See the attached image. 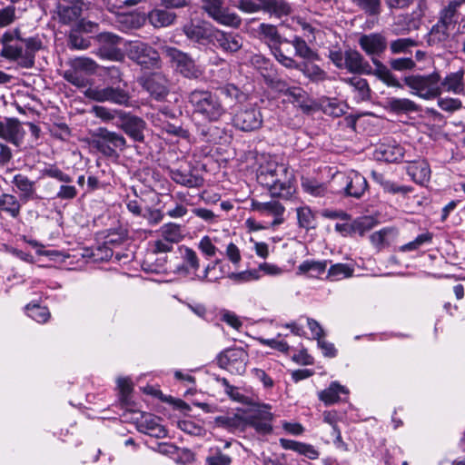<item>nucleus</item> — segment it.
Returning <instances> with one entry per match:
<instances>
[{
    "mask_svg": "<svg viewBox=\"0 0 465 465\" xmlns=\"http://www.w3.org/2000/svg\"><path fill=\"white\" fill-rule=\"evenodd\" d=\"M375 153L379 160L389 163L398 162L403 158V149L398 144H381Z\"/></svg>",
    "mask_w": 465,
    "mask_h": 465,
    "instance_id": "7c9ffc66",
    "label": "nucleus"
},
{
    "mask_svg": "<svg viewBox=\"0 0 465 465\" xmlns=\"http://www.w3.org/2000/svg\"><path fill=\"white\" fill-rule=\"evenodd\" d=\"M142 85L156 100L163 99L168 94L167 79L160 74L144 78Z\"/></svg>",
    "mask_w": 465,
    "mask_h": 465,
    "instance_id": "6ab92c4d",
    "label": "nucleus"
},
{
    "mask_svg": "<svg viewBox=\"0 0 465 465\" xmlns=\"http://www.w3.org/2000/svg\"><path fill=\"white\" fill-rule=\"evenodd\" d=\"M64 78L68 83L79 88L86 87L89 84L88 77L83 73L73 68L64 72Z\"/></svg>",
    "mask_w": 465,
    "mask_h": 465,
    "instance_id": "603ef678",
    "label": "nucleus"
},
{
    "mask_svg": "<svg viewBox=\"0 0 465 465\" xmlns=\"http://www.w3.org/2000/svg\"><path fill=\"white\" fill-rule=\"evenodd\" d=\"M353 267L345 263H336L330 267L327 278L331 281H341L352 276Z\"/></svg>",
    "mask_w": 465,
    "mask_h": 465,
    "instance_id": "a18cd8bd",
    "label": "nucleus"
},
{
    "mask_svg": "<svg viewBox=\"0 0 465 465\" xmlns=\"http://www.w3.org/2000/svg\"><path fill=\"white\" fill-rule=\"evenodd\" d=\"M235 6L243 13L252 14L262 10V0H239Z\"/></svg>",
    "mask_w": 465,
    "mask_h": 465,
    "instance_id": "680f3d73",
    "label": "nucleus"
},
{
    "mask_svg": "<svg viewBox=\"0 0 465 465\" xmlns=\"http://www.w3.org/2000/svg\"><path fill=\"white\" fill-rule=\"evenodd\" d=\"M183 261L188 269L193 272L198 271L200 268V261L195 251L189 247L182 248Z\"/></svg>",
    "mask_w": 465,
    "mask_h": 465,
    "instance_id": "4d7b16f0",
    "label": "nucleus"
},
{
    "mask_svg": "<svg viewBox=\"0 0 465 465\" xmlns=\"http://www.w3.org/2000/svg\"><path fill=\"white\" fill-rule=\"evenodd\" d=\"M464 71L462 69L448 74L440 81V94L443 92L452 93L454 94H464L465 86L463 83Z\"/></svg>",
    "mask_w": 465,
    "mask_h": 465,
    "instance_id": "5701e85b",
    "label": "nucleus"
},
{
    "mask_svg": "<svg viewBox=\"0 0 465 465\" xmlns=\"http://www.w3.org/2000/svg\"><path fill=\"white\" fill-rule=\"evenodd\" d=\"M251 210L257 213L272 228L284 223L285 207L278 201L261 202L252 199Z\"/></svg>",
    "mask_w": 465,
    "mask_h": 465,
    "instance_id": "0eeeda50",
    "label": "nucleus"
},
{
    "mask_svg": "<svg viewBox=\"0 0 465 465\" xmlns=\"http://www.w3.org/2000/svg\"><path fill=\"white\" fill-rule=\"evenodd\" d=\"M394 234V230L391 228H383L378 232H373L370 236L371 243L377 248H382L388 245V237Z\"/></svg>",
    "mask_w": 465,
    "mask_h": 465,
    "instance_id": "13d9d810",
    "label": "nucleus"
},
{
    "mask_svg": "<svg viewBox=\"0 0 465 465\" xmlns=\"http://www.w3.org/2000/svg\"><path fill=\"white\" fill-rule=\"evenodd\" d=\"M262 11L282 17L291 12V6L285 0H262Z\"/></svg>",
    "mask_w": 465,
    "mask_h": 465,
    "instance_id": "4c0bfd02",
    "label": "nucleus"
},
{
    "mask_svg": "<svg viewBox=\"0 0 465 465\" xmlns=\"http://www.w3.org/2000/svg\"><path fill=\"white\" fill-rule=\"evenodd\" d=\"M25 309L27 315L39 323H45L50 318L49 310L45 306L28 304Z\"/></svg>",
    "mask_w": 465,
    "mask_h": 465,
    "instance_id": "3c124183",
    "label": "nucleus"
},
{
    "mask_svg": "<svg viewBox=\"0 0 465 465\" xmlns=\"http://www.w3.org/2000/svg\"><path fill=\"white\" fill-rule=\"evenodd\" d=\"M136 420L139 431L157 439L166 436V430L160 424V419L158 417L150 413H142L141 417Z\"/></svg>",
    "mask_w": 465,
    "mask_h": 465,
    "instance_id": "f3484780",
    "label": "nucleus"
},
{
    "mask_svg": "<svg viewBox=\"0 0 465 465\" xmlns=\"http://www.w3.org/2000/svg\"><path fill=\"white\" fill-rule=\"evenodd\" d=\"M175 18L174 13L162 9H153L148 14L149 22L156 28L171 25Z\"/></svg>",
    "mask_w": 465,
    "mask_h": 465,
    "instance_id": "473e14b6",
    "label": "nucleus"
},
{
    "mask_svg": "<svg viewBox=\"0 0 465 465\" xmlns=\"http://www.w3.org/2000/svg\"><path fill=\"white\" fill-rule=\"evenodd\" d=\"M349 389L338 381H332L328 388L318 392V398L325 405H332L345 401L349 395Z\"/></svg>",
    "mask_w": 465,
    "mask_h": 465,
    "instance_id": "a211bd4d",
    "label": "nucleus"
},
{
    "mask_svg": "<svg viewBox=\"0 0 465 465\" xmlns=\"http://www.w3.org/2000/svg\"><path fill=\"white\" fill-rule=\"evenodd\" d=\"M369 15H377L381 12V0H353Z\"/></svg>",
    "mask_w": 465,
    "mask_h": 465,
    "instance_id": "e2e57ef3",
    "label": "nucleus"
},
{
    "mask_svg": "<svg viewBox=\"0 0 465 465\" xmlns=\"http://www.w3.org/2000/svg\"><path fill=\"white\" fill-rule=\"evenodd\" d=\"M342 82L348 84L350 86L353 88L355 92L358 93L359 100H367L370 97V88L368 83L365 79L360 76H352L342 78Z\"/></svg>",
    "mask_w": 465,
    "mask_h": 465,
    "instance_id": "a19ab883",
    "label": "nucleus"
},
{
    "mask_svg": "<svg viewBox=\"0 0 465 465\" xmlns=\"http://www.w3.org/2000/svg\"><path fill=\"white\" fill-rule=\"evenodd\" d=\"M203 8L215 22L222 25L238 28L241 17L234 12L223 7V0H202Z\"/></svg>",
    "mask_w": 465,
    "mask_h": 465,
    "instance_id": "9d476101",
    "label": "nucleus"
},
{
    "mask_svg": "<svg viewBox=\"0 0 465 465\" xmlns=\"http://www.w3.org/2000/svg\"><path fill=\"white\" fill-rule=\"evenodd\" d=\"M272 414L270 411V407L267 405L262 406L255 410L246 420V425L252 427L257 432L267 434L272 431L271 421Z\"/></svg>",
    "mask_w": 465,
    "mask_h": 465,
    "instance_id": "dca6fc26",
    "label": "nucleus"
},
{
    "mask_svg": "<svg viewBox=\"0 0 465 465\" xmlns=\"http://www.w3.org/2000/svg\"><path fill=\"white\" fill-rule=\"evenodd\" d=\"M72 68L84 74H92L96 71L97 64L90 58L79 57L73 61Z\"/></svg>",
    "mask_w": 465,
    "mask_h": 465,
    "instance_id": "864d4df0",
    "label": "nucleus"
},
{
    "mask_svg": "<svg viewBox=\"0 0 465 465\" xmlns=\"http://www.w3.org/2000/svg\"><path fill=\"white\" fill-rule=\"evenodd\" d=\"M450 28L438 21V23L432 26L430 35H429V42H442L445 41L449 36V30Z\"/></svg>",
    "mask_w": 465,
    "mask_h": 465,
    "instance_id": "6e6d98bb",
    "label": "nucleus"
},
{
    "mask_svg": "<svg viewBox=\"0 0 465 465\" xmlns=\"http://www.w3.org/2000/svg\"><path fill=\"white\" fill-rule=\"evenodd\" d=\"M0 137L17 144L22 138L21 126L18 121L7 119L5 122H0Z\"/></svg>",
    "mask_w": 465,
    "mask_h": 465,
    "instance_id": "c85d7f7f",
    "label": "nucleus"
},
{
    "mask_svg": "<svg viewBox=\"0 0 465 465\" xmlns=\"http://www.w3.org/2000/svg\"><path fill=\"white\" fill-rule=\"evenodd\" d=\"M372 63L375 65L374 74L376 76H378L381 81H383L389 86H399L400 85L397 78L391 73V71L385 65H383L376 58L372 59Z\"/></svg>",
    "mask_w": 465,
    "mask_h": 465,
    "instance_id": "de8ad7c7",
    "label": "nucleus"
},
{
    "mask_svg": "<svg viewBox=\"0 0 465 465\" xmlns=\"http://www.w3.org/2000/svg\"><path fill=\"white\" fill-rule=\"evenodd\" d=\"M232 458L215 448L211 450V454L206 458L207 465H231Z\"/></svg>",
    "mask_w": 465,
    "mask_h": 465,
    "instance_id": "bf43d9fd",
    "label": "nucleus"
},
{
    "mask_svg": "<svg viewBox=\"0 0 465 465\" xmlns=\"http://www.w3.org/2000/svg\"><path fill=\"white\" fill-rule=\"evenodd\" d=\"M257 181L268 190L272 197L289 199L295 192L292 171L287 164L272 158L261 164Z\"/></svg>",
    "mask_w": 465,
    "mask_h": 465,
    "instance_id": "f257e3e1",
    "label": "nucleus"
},
{
    "mask_svg": "<svg viewBox=\"0 0 465 465\" xmlns=\"http://www.w3.org/2000/svg\"><path fill=\"white\" fill-rule=\"evenodd\" d=\"M22 40L18 29L5 32L2 36V55L9 59H17V55L21 54V48L18 45Z\"/></svg>",
    "mask_w": 465,
    "mask_h": 465,
    "instance_id": "412c9836",
    "label": "nucleus"
},
{
    "mask_svg": "<svg viewBox=\"0 0 465 465\" xmlns=\"http://www.w3.org/2000/svg\"><path fill=\"white\" fill-rule=\"evenodd\" d=\"M18 46L21 48V54L17 55V59L24 60L26 67L33 66L35 54L42 47L41 41L35 37L23 38Z\"/></svg>",
    "mask_w": 465,
    "mask_h": 465,
    "instance_id": "393cba45",
    "label": "nucleus"
},
{
    "mask_svg": "<svg viewBox=\"0 0 465 465\" xmlns=\"http://www.w3.org/2000/svg\"><path fill=\"white\" fill-rule=\"evenodd\" d=\"M344 68L352 74H371L372 69L364 57L355 50L345 51Z\"/></svg>",
    "mask_w": 465,
    "mask_h": 465,
    "instance_id": "aec40b11",
    "label": "nucleus"
},
{
    "mask_svg": "<svg viewBox=\"0 0 465 465\" xmlns=\"http://www.w3.org/2000/svg\"><path fill=\"white\" fill-rule=\"evenodd\" d=\"M77 28L72 30L69 35V43L72 48L84 50L89 47L90 41L80 35Z\"/></svg>",
    "mask_w": 465,
    "mask_h": 465,
    "instance_id": "0e129e2a",
    "label": "nucleus"
},
{
    "mask_svg": "<svg viewBox=\"0 0 465 465\" xmlns=\"http://www.w3.org/2000/svg\"><path fill=\"white\" fill-rule=\"evenodd\" d=\"M57 12L61 22L64 24H69L76 20L82 13V7L80 5H64L59 4L57 5Z\"/></svg>",
    "mask_w": 465,
    "mask_h": 465,
    "instance_id": "37998d69",
    "label": "nucleus"
},
{
    "mask_svg": "<svg viewBox=\"0 0 465 465\" xmlns=\"http://www.w3.org/2000/svg\"><path fill=\"white\" fill-rule=\"evenodd\" d=\"M20 203L17 198L9 193L0 196V211L8 213L11 217L16 218L20 213Z\"/></svg>",
    "mask_w": 465,
    "mask_h": 465,
    "instance_id": "ea45409f",
    "label": "nucleus"
},
{
    "mask_svg": "<svg viewBox=\"0 0 465 465\" xmlns=\"http://www.w3.org/2000/svg\"><path fill=\"white\" fill-rule=\"evenodd\" d=\"M460 6V0H450L440 13L439 21L450 28H453L458 21V9Z\"/></svg>",
    "mask_w": 465,
    "mask_h": 465,
    "instance_id": "2f4dec72",
    "label": "nucleus"
},
{
    "mask_svg": "<svg viewBox=\"0 0 465 465\" xmlns=\"http://www.w3.org/2000/svg\"><path fill=\"white\" fill-rule=\"evenodd\" d=\"M93 145L103 155L108 158H117V150L125 148V138L117 133L110 132L104 128H99L93 140Z\"/></svg>",
    "mask_w": 465,
    "mask_h": 465,
    "instance_id": "39448f33",
    "label": "nucleus"
},
{
    "mask_svg": "<svg viewBox=\"0 0 465 465\" xmlns=\"http://www.w3.org/2000/svg\"><path fill=\"white\" fill-rule=\"evenodd\" d=\"M302 187L306 193L313 197H324L331 192H335L331 187L329 189L325 183L310 178L302 179Z\"/></svg>",
    "mask_w": 465,
    "mask_h": 465,
    "instance_id": "72a5a7b5",
    "label": "nucleus"
},
{
    "mask_svg": "<svg viewBox=\"0 0 465 465\" xmlns=\"http://www.w3.org/2000/svg\"><path fill=\"white\" fill-rule=\"evenodd\" d=\"M197 247L200 252L208 259L214 257L218 252L222 253L219 250V246H214L213 244L210 235L202 237L198 242Z\"/></svg>",
    "mask_w": 465,
    "mask_h": 465,
    "instance_id": "5fc2aeb1",
    "label": "nucleus"
},
{
    "mask_svg": "<svg viewBox=\"0 0 465 465\" xmlns=\"http://www.w3.org/2000/svg\"><path fill=\"white\" fill-rule=\"evenodd\" d=\"M213 38L224 52L235 53L242 46V38L237 34L215 30Z\"/></svg>",
    "mask_w": 465,
    "mask_h": 465,
    "instance_id": "b1692460",
    "label": "nucleus"
},
{
    "mask_svg": "<svg viewBox=\"0 0 465 465\" xmlns=\"http://www.w3.org/2000/svg\"><path fill=\"white\" fill-rule=\"evenodd\" d=\"M327 261H303L297 268L296 274L320 278L326 271Z\"/></svg>",
    "mask_w": 465,
    "mask_h": 465,
    "instance_id": "c756f323",
    "label": "nucleus"
},
{
    "mask_svg": "<svg viewBox=\"0 0 465 465\" xmlns=\"http://www.w3.org/2000/svg\"><path fill=\"white\" fill-rule=\"evenodd\" d=\"M284 42L292 44L297 56L302 57L306 61H314L319 59L317 53H315L302 38L294 36L292 41L284 40Z\"/></svg>",
    "mask_w": 465,
    "mask_h": 465,
    "instance_id": "c9c22d12",
    "label": "nucleus"
},
{
    "mask_svg": "<svg viewBox=\"0 0 465 465\" xmlns=\"http://www.w3.org/2000/svg\"><path fill=\"white\" fill-rule=\"evenodd\" d=\"M298 70L314 83L322 82L327 78V74L319 65L312 64V61L300 64Z\"/></svg>",
    "mask_w": 465,
    "mask_h": 465,
    "instance_id": "e433bc0d",
    "label": "nucleus"
},
{
    "mask_svg": "<svg viewBox=\"0 0 465 465\" xmlns=\"http://www.w3.org/2000/svg\"><path fill=\"white\" fill-rule=\"evenodd\" d=\"M126 53L128 57L145 68H158L160 55L158 52L148 44L143 42H131Z\"/></svg>",
    "mask_w": 465,
    "mask_h": 465,
    "instance_id": "1a4fd4ad",
    "label": "nucleus"
},
{
    "mask_svg": "<svg viewBox=\"0 0 465 465\" xmlns=\"http://www.w3.org/2000/svg\"><path fill=\"white\" fill-rule=\"evenodd\" d=\"M12 183L19 191L22 201L27 202L36 197L35 183L26 175L17 173L14 176Z\"/></svg>",
    "mask_w": 465,
    "mask_h": 465,
    "instance_id": "a878e982",
    "label": "nucleus"
},
{
    "mask_svg": "<svg viewBox=\"0 0 465 465\" xmlns=\"http://www.w3.org/2000/svg\"><path fill=\"white\" fill-rule=\"evenodd\" d=\"M358 44L362 51L371 60L380 56L387 48V40L385 36L380 33H371L368 35H361Z\"/></svg>",
    "mask_w": 465,
    "mask_h": 465,
    "instance_id": "ddd939ff",
    "label": "nucleus"
},
{
    "mask_svg": "<svg viewBox=\"0 0 465 465\" xmlns=\"http://www.w3.org/2000/svg\"><path fill=\"white\" fill-rule=\"evenodd\" d=\"M163 52L169 58L172 65L184 77L198 78L202 74L201 70L187 54L171 46H165Z\"/></svg>",
    "mask_w": 465,
    "mask_h": 465,
    "instance_id": "9b49d317",
    "label": "nucleus"
},
{
    "mask_svg": "<svg viewBox=\"0 0 465 465\" xmlns=\"http://www.w3.org/2000/svg\"><path fill=\"white\" fill-rule=\"evenodd\" d=\"M233 124L238 129L250 132L261 127L262 116L260 110L255 107L241 109L235 114Z\"/></svg>",
    "mask_w": 465,
    "mask_h": 465,
    "instance_id": "f8f14e48",
    "label": "nucleus"
},
{
    "mask_svg": "<svg viewBox=\"0 0 465 465\" xmlns=\"http://www.w3.org/2000/svg\"><path fill=\"white\" fill-rule=\"evenodd\" d=\"M407 173L411 177V179L415 183L423 184L430 180V165L424 160L413 162L408 165Z\"/></svg>",
    "mask_w": 465,
    "mask_h": 465,
    "instance_id": "cd10ccee",
    "label": "nucleus"
},
{
    "mask_svg": "<svg viewBox=\"0 0 465 465\" xmlns=\"http://www.w3.org/2000/svg\"><path fill=\"white\" fill-rule=\"evenodd\" d=\"M220 93L228 102L223 104L227 107H232L236 103H242L245 99V94L235 85L226 84L220 88Z\"/></svg>",
    "mask_w": 465,
    "mask_h": 465,
    "instance_id": "79ce46f5",
    "label": "nucleus"
},
{
    "mask_svg": "<svg viewBox=\"0 0 465 465\" xmlns=\"http://www.w3.org/2000/svg\"><path fill=\"white\" fill-rule=\"evenodd\" d=\"M259 34L261 38L271 47L277 48L282 43L281 35H279L276 26L268 24H261L259 26Z\"/></svg>",
    "mask_w": 465,
    "mask_h": 465,
    "instance_id": "58836bf2",
    "label": "nucleus"
},
{
    "mask_svg": "<svg viewBox=\"0 0 465 465\" xmlns=\"http://www.w3.org/2000/svg\"><path fill=\"white\" fill-rule=\"evenodd\" d=\"M188 103L194 117L207 123H216L226 114V105L211 91L195 89L188 95Z\"/></svg>",
    "mask_w": 465,
    "mask_h": 465,
    "instance_id": "f03ea898",
    "label": "nucleus"
},
{
    "mask_svg": "<svg viewBox=\"0 0 465 465\" xmlns=\"http://www.w3.org/2000/svg\"><path fill=\"white\" fill-rule=\"evenodd\" d=\"M249 355L242 348H229L220 352L216 358L219 367L232 374L242 375L246 371Z\"/></svg>",
    "mask_w": 465,
    "mask_h": 465,
    "instance_id": "423d86ee",
    "label": "nucleus"
},
{
    "mask_svg": "<svg viewBox=\"0 0 465 465\" xmlns=\"http://www.w3.org/2000/svg\"><path fill=\"white\" fill-rule=\"evenodd\" d=\"M216 423L226 429L235 430L243 428L246 425V420L238 414L224 415L217 417Z\"/></svg>",
    "mask_w": 465,
    "mask_h": 465,
    "instance_id": "8fccbe9b",
    "label": "nucleus"
},
{
    "mask_svg": "<svg viewBox=\"0 0 465 465\" xmlns=\"http://www.w3.org/2000/svg\"><path fill=\"white\" fill-rule=\"evenodd\" d=\"M440 75L436 72L428 75H410L404 78L411 94L424 100H431L440 95Z\"/></svg>",
    "mask_w": 465,
    "mask_h": 465,
    "instance_id": "20e7f679",
    "label": "nucleus"
},
{
    "mask_svg": "<svg viewBox=\"0 0 465 465\" xmlns=\"http://www.w3.org/2000/svg\"><path fill=\"white\" fill-rule=\"evenodd\" d=\"M340 417L336 411H326L323 412V421L332 427L333 433L338 440H341V430L337 426Z\"/></svg>",
    "mask_w": 465,
    "mask_h": 465,
    "instance_id": "338daca9",
    "label": "nucleus"
},
{
    "mask_svg": "<svg viewBox=\"0 0 465 465\" xmlns=\"http://www.w3.org/2000/svg\"><path fill=\"white\" fill-rule=\"evenodd\" d=\"M120 124L119 127L134 141L143 142L144 139L143 130L145 129V122L130 114L119 113Z\"/></svg>",
    "mask_w": 465,
    "mask_h": 465,
    "instance_id": "4468645a",
    "label": "nucleus"
},
{
    "mask_svg": "<svg viewBox=\"0 0 465 465\" xmlns=\"http://www.w3.org/2000/svg\"><path fill=\"white\" fill-rule=\"evenodd\" d=\"M170 177L176 183L189 188L198 187L202 183V180L198 176L180 169L170 170Z\"/></svg>",
    "mask_w": 465,
    "mask_h": 465,
    "instance_id": "f704fd0d",
    "label": "nucleus"
},
{
    "mask_svg": "<svg viewBox=\"0 0 465 465\" xmlns=\"http://www.w3.org/2000/svg\"><path fill=\"white\" fill-rule=\"evenodd\" d=\"M279 91L287 97L290 103L302 108L303 112H309L312 109L308 94L302 88L299 86H282Z\"/></svg>",
    "mask_w": 465,
    "mask_h": 465,
    "instance_id": "4be33fe9",
    "label": "nucleus"
},
{
    "mask_svg": "<svg viewBox=\"0 0 465 465\" xmlns=\"http://www.w3.org/2000/svg\"><path fill=\"white\" fill-rule=\"evenodd\" d=\"M183 30L190 40L200 44H205L214 36L215 33L212 25L204 21L191 22L185 25Z\"/></svg>",
    "mask_w": 465,
    "mask_h": 465,
    "instance_id": "2eb2a0df",
    "label": "nucleus"
},
{
    "mask_svg": "<svg viewBox=\"0 0 465 465\" xmlns=\"http://www.w3.org/2000/svg\"><path fill=\"white\" fill-rule=\"evenodd\" d=\"M387 108L397 114H411L420 111V105L408 98L391 97L387 100Z\"/></svg>",
    "mask_w": 465,
    "mask_h": 465,
    "instance_id": "bb28decb",
    "label": "nucleus"
},
{
    "mask_svg": "<svg viewBox=\"0 0 465 465\" xmlns=\"http://www.w3.org/2000/svg\"><path fill=\"white\" fill-rule=\"evenodd\" d=\"M282 336V334L280 333L276 338L273 339L260 338L259 341L262 345L276 349L282 352H286L289 350V345L285 341L280 339Z\"/></svg>",
    "mask_w": 465,
    "mask_h": 465,
    "instance_id": "69168bd1",
    "label": "nucleus"
},
{
    "mask_svg": "<svg viewBox=\"0 0 465 465\" xmlns=\"http://www.w3.org/2000/svg\"><path fill=\"white\" fill-rule=\"evenodd\" d=\"M417 45V42L411 38H400L391 43L390 48L393 54L407 53L411 47Z\"/></svg>",
    "mask_w": 465,
    "mask_h": 465,
    "instance_id": "052dcab7",
    "label": "nucleus"
},
{
    "mask_svg": "<svg viewBox=\"0 0 465 465\" xmlns=\"http://www.w3.org/2000/svg\"><path fill=\"white\" fill-rule=\"evenodd\" d=\"M225 255L233 265H239L242 261L241 251L232 242L225 244Z\"/></svg>",
    "mask_w": 465,
    "mask_h": 465,
    "instance_id": "774afa93",
    "label": "nucleus"
},
{
    "mask_svg": "<svg viewBox=\"0 0 465 465\" xmlns=\"http://www.w3.org/2000/svg\"><path fill=\"white\" fill-rule=\"evenodd\" d=\"M50 177L61 183H69L73 181L72 177L64 173L61 169L54 164H45L40 170V177Z\"/></svg>",
    "mask_w": 465,
    "mask_h": 465,
    "instance_id": "09e8293b",
    "label": "nucleus"
},
{
    "mask_svg": "<svg viewBox=\"0 0 465 465\" xmlns=\"http://www.w3.org/2000/svg\"><path fill=\"white\" fill-rule=\"evenodd\" d=\"M161 237L171 243H178L183 239L181 226L173 223L163 224L159 230Z\"/></svg>",
    "mask_w": 465,
    "mask_h": 465,
    "instance_id": "49530a36",
    "label": "nucleus"
},
{
    "mask_svg": "<svg viewBox=\"0 0 465 465\" xmlns=\"http://www.w3.org/2000/svg\"><path fill=\"white\" fill-rule=\"evenodd\" d=\"M87 98L99 103L109 102L118 105L128 106L130 95L120 86L89 87L84 92Z\"/></svg>",
    "mask_w": 465,
    "mask_h": 465,
    "instance_id": "6e6552de",
    "label": "nucleus"
},
{
    "mask_svg": "<svg viewBox=\"0 0 465 465\" xmlns=\"http://www.w3.org/2000/svg\"><path fill=\"white\" fill-rule=\"evenodd\" d=\"M298 225L305 230L314 228L315 214L309 206L303 205L296 208Z\"/></svg>",
    "mask_w": 465,
    "mask_h": 465,
    "instance_id": "c03bdc74",
    "label": "nucleus"
},
{
    "mask_svg": "<svg viewBox=\"0 0 465 465\" xmlns=\"http://www.w3.org/2000/svg\"><path fill=\"white\" fill-rule=\"evenodd\" d=\"M331 184L336 193L354 198H361L368 188L365 177L355 170L335 173Z\"/></svg>",
    "mask_w": 465,
    "mask_h": 465,
    "instance_id": "7ed1b4c3",
    "label": "nucleus"
}]
</instances>
